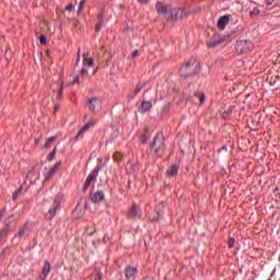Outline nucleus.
<instances>
[{
    "label": "nucleus",
    "mask_w": 280,
    "mask_h": 280,
    "mask_svg": "<svg viewBox=\"0 0 280 280\" xmlns=\"http://www.w3.org/2000/svg\"><path fill=\"white\" fill-rule=\"evenodd\" d=\"M165 151V137L163 133L159 132L153 138V142L148 151V154L151 156H163V152Z\"/></svg>",
    "instance_id": "nucleus-1"
},
{
    "label": "nucleus",
    "mask_w": 280,
    "mask_h": 280,
    "mask_svg": "<svg viewBox=\"0 0 280 280\" xmlns=\"http://www.w3.org/2000/svg\"><path fill=\"white\" fill-rule=\"evenodd\" d=\"M62 200H65V195H62V194H58L55 197L51 208L46 213V220L49 221V220H54V218H56V211H58V209H60V205L62 203Z\"/></svg>",
    "instance_id": "nucleus-2"
},
{
    "label": "nucleus",
    "mask_w": 280,
    "mask_h": 280,
    "mask_svg": "<svg viewBox=\"0 0 280 280\" xmlns=\"http://www.w3.org/2000/svg\"><path fill=\"white\" fill-rule=\"evenodd\" d=\"M30 235V223H25L24 226L20 228L18 233L13 236L12 243L19 244L21 242V238L27 237Z\"/></svg>",
    "instance_id": "nucleus-3"
},
{
    "label": "nucleus",
    "mask_w": 280,
    "mask_h": 280,
    "mask_svg": "<svg viewBox=\"0 0 280 280\" xmlns=\"http://www.w3.org/2000/svg\"><path fill=\"white\" fill-rule=\"evenodd\" d=\"M100 175V167H95L91 174L88 176L85 183L83 184V191H89V187H91V183H95L97 180V176Z\"/></svg>",
    "instance_id": "nucleus-4"
},
{
    "label": "nucleus",
    "mask_w": 280,
    "mask_h": 280,
    "mask_svg": "<svg viewBox=\"0 0 280 280\" xmlns=\"http://www.w3.org/2000/svg\"><path fill=\"white\" fill-rule=\"evenodd\" d=\"M97 125V119L95 118H92L90 119V121L88 124H85L81 129L80 131L78 132V135L75 136V141H78L79 139H84V133L88 132V130L90 128H93L94 126Z\"/></svg>",
    "instance_id": "nucleus-5"
},
{
    "label": "nucleus",
    "mask_w": 280,
    "mask_h": 280,
    "mask_svg": "<svg viewBox=\"0 0 280 280\" xmlns=\"http://www.w3.org/2000/svg\"><path fill=\"white\" fill-rule=\"evenodd\" d=\"M253 47V44L248 40H240L235 45V49L238 54H248Z\"/></svg>",
    "instance_id": "nucleus-6"
},
{
    "label": "nucleus",
    "mask_w": 280,
    "mask_h": 280,
    "mask_svg": "<svg viewBox=\"0 0 280 280\" xmlns=\"http://www.w3.org/2000/svg\"><path fill=\"white\" fill-rule=\"evenodd\" d=\"M179 73L182 78H189V75H194V73H196L194 62L191 61L187 62L184 67L179 69Z\"/></svg>",
    "instance_id": "nucleus-7"
},
{
    "label": "nucleus",
    "mask_w": 280,
    "mask_h": 280,
    "mask_svg": "<svg viewBox=\"0 0 280 280\" xmlns=\"http://www.w3.org/2000/svg\"><path fill=\"white\" fill-rule=\"evenodd\" d=\"M187 16V11L185 9H171L170 19L171 21H180V19H185Z\"/></svg>",
    "instance_id": "nucleus-8"
},
{
    "label": "nucleus",
    "mask_w": 280,
    "mask_h": 280,
    "mask_svg": "<svg viewBox=\"0 0 280 280\" xmlns=\"http://www.w3.org/2000/svg\"><path fill=\"white\" fill-rule=\"evenodd\" d=\"M89 110L95 113V110H100L102 108V100L98 97H93L88 100Z\"/></svg>",
    "instance_id": "nucleus-9"
},
{
    "label": "nucleus",
    "mask_w": 280,
    "mask_h": 280,
    "mask_svg": "<svg viewBox=\"0 0 280 280\" xmlns=\"http://www.w3.org/2000/svg\"><path fill=\"white\" fill-rule=\"evenodd\" d=\"M139 270L137 267L127 266L124 270V275L127 280H135L137 278Z\"/></svg>",
    "instance_id": "nucleus-10"
},
{
    "label": "nucleus",
    "mask_w": 280,
    "mask_h": 280,
    "mask_svg": "<svg viewBox=\"0 0 280 280\" xmlns=\"http://www.w3.org/2000/svg\"><path fill=\"white\" fill-rule=\"evenodd\" d=\"M155 10L158 14H167V12H172V5H165L163 2L159 1L155 4Z\"/></svg>",
    "instance_id": "nucleus-11"
},
{
    "label": "nucleus",
    "mask_w": 280,
    "mask_h": 280,
    "mask_svg": "<svg viewBox=\"0 0 280 280\" xmlns=\"http://www.w3.org/2000/svg\"><path fill=\"white\" fill-rule=\"evenodd\" d=\"M60 165H62V162H57L46 174H45V180H51L56 172L60 170Z\"/></svg>",
    "instance_id": "nucleus-12"
},
{
    "label": "nucleus",
    "mask_w": 280,
    "mask_h": 280,
    "mask_svg": "<svg viewBox=\"0 0 280 280\" xmlns=\"http://www.w3.org/2000/svg\"><path fill=\"white\" fill-rule=\"evenodd\" d=\"M10 233H12V226H11L10 219H7L4 221V229L0 231V240H3L5 235H10Z\"/></svg>",
    "instance_id": "nucleus-13"
},
{
    "label": "nucleus",
    "mask_w": 280,
    "mask_h": 280,
    "mask_svg": "<svg viewBox=\"0 0 280 280\" xmlns=\"http://www.w3.org/2000/svg\"><path fill=\"white\" fill-rule=\"evenodd\" d=\"M90 198L94 205H97L104 200V191L92 192Z\"/></svg>",
    "instance_id": "nucleus-14"
},
{
    "label": "nucleus",
    "mask_w": 280,
    "mask_h": 280,
    "mask_svg": "<svg viewBox=\"0 0 280 280\" xmlns=\"http://www.w3.org/2000/svg\"><path fill=\"white\" fill-rule=\"evenodd\" d=\"M129 218H131L132 220L141 218V208H139V206H137L136 203L132 205L129 211Z\"/></svg>",
    "instance_id": "nucleus-15"
},
{
    "label": "nucleus",
    "mask_w": 280,
    "mask_h": 280,
    "mask_svg": "<svg viewBox=\"0 0 280 280\" xmlns=\"http://www.w3.org/2000/svg\"><path fill=\"white\" fill-rule=\"evenodd\" d=\"M49 272H51V265L49 261L45 260L42 273L39 275V279H47V275H49Z\"/></svg>",
    "instance_id": "nucleus-16"
},
{
    "label": "nucleus",
    "mask_w": 280,
    "mask_h": 280,
    "mask_svg": "<svg viewBox=\"0 0 280 280\" xmlns=\"http://www.w3.org/2000/svg\"><path fill=\"white\" fill-rule=\"evenodd\" d=\"M229 15L221 16L217 22L218 30H224L229 25Z\"/></svg>",
    "instance_id": "nucleus-17"
},
{
    "label": "nucleus",
    "mask_w": 280,
    "mask_h": 280,
    "mask_svg": "<svg viewBox=\"0 0 280 280\" xmlns=\"http://www.w3.org/2000/svg\"><path fill=\"white\" fill-rule=\"evenodd\" d=\"M178 174V165L173 164L166 170V176L172 178Z\"/></svg>",
    "instance_id": "nucleus-18"
},
{
    "label": "nucleus",
    "mask_w": 280,
    "mask_h": 280,
    "mask_svg": "<svg viewBox=\"0 0 280 280\" xmlns=\"http://www.w3.org/2000/svg\"><path fill=\"white\" fill-rule=\"evenodd\" d=\"M152 108V103L150 101H143L139 107V113H148Z\"/></svg>",
    "instance_id": "nucleus-19"
},
{
    "label": "nucleus",
    "mask_w": 280,
    "mask_h": 280,
    "mask_svg": "<svg viewBox=\"0 0 280 280\" xmlns=\"http://www.w3.org/2000/svg\"><path fill=\"white\" fill-rule=\"evenodd\" d=\"M225 40H226V37H222V38H219V39H213L210 43H208V47L210 49H213L214 47H218V45H222V43H225Z\"/></svg>",
    "instance_id": "nucleus-20"
},
{
    "label": "nucleus",
    "mask_w": 280,
    "mask_h": 280,
    "mask_svg": "<svg viewBox=\"0 0 280 280\" xmlns=\"http://www.w3.org/2000/svg\"><path fill=\"white\" fill-rule=\"evenodd\" d=\"M141 89H143V84H138L135 89V91L128 95L129 100H135L139 93H141Z\"/></svg>",
    "instance_id": "nucleus-21"
},
{
    "label": "nucleus",
    "mask_w": 280,
    "mask_h": 280,
    "mask_svg": "<svg viewBox=\"0 0 280 280\" xmlns=\"http://www.w3.org/2000/svg\"><path fill=\"white\" fill-rule=\"evenodd\" d=\"M83 65L86 67H93V58L89 57V54L83 55Z\"/></svg>",
    "instance_id": "nucleus-22"
},
{
    "label": "nucleus",
    "mask_w": 280,
    "mask_h": 280,
    "mask_svg": "<svg viewBox=\"0 0 280 280\" xmlns=\"http://www.w3.org/2000/svg\"><path fill=\"white\" fill-rule=\"evenodd\" d=\"M195 97L199 100L200 105L205 104V93L202 91L195 92Z\"/></svg>",
    "instance_id": "nucleus-23"
},
{
    "label": "nucleus",
    "mask_w": 280,
    "mask_h": 280,
    "mask_svg": "<svg viewBox=\"0 0 280 280\" xmlns=\"http://www.w3.org/2000/svg\"><path fill=\"white\" fill-rule=\"evenodd\" d=\"M54 141H56V137L48 138L47 141L44 144V148H46V149L51 148V143H54Z\"/></svg>",
    "instance_id": "nucleus-24"
},
{
    "label": "nucleus",
    "mask_w": 280,
    "mask_h": 280,
    "mask_svg": "<svg viewBox=\"0 0 280 280\" xmlns=\"http://www.w3.org/2000/svg\"><path fill=\"white\" fill-rule=\"evenodd\" d=\"M124 159V155L120 152H116L114 154V162L115 163H121V160Z\"/></svg>",
    "instance_id": "nucleus-25"
},
{
    "label": "nucleus",
    "mask_w": 280,
    "mask_h": 280,
    "mask_svg": "<svg viewBox=\"0 0 280 280\" xmlns=\"http://www.w3.org/2000/svg\"><path fill=\"white\" fill-rule=\"evenodd\" d=\"M149 139H150V133H149V131H145V132L142 135L140 141H141V143L145 144V143H148V140H149Z\"/></svg>",
    "instance_id": "nucleus-26"
},
{
    "label": "nucleus",
    "mask_w": 280,
    "mask_h": 280,
    "mask_svg": "<svg viewBox=\"0 0 280 280\" xmlns=\"http://www.w3.org/2000/svg\"><path fill=\"white\" fill-rule=\"evenodd\" d=\"M56 152H57V149L54 148V150L48 154L47 161H54V159L56 158Z\"/></svg>",
    "instance_id": "nucleus-27"
},
{
    "label": "nucleus",
    "mask_w": 280,
    "mask_h": 280,
    "mask_svg": "<svg viewBox=\"0 0 280 280\" xmlns=\"http://www.w3.org/2000/svg\"><path fill=\"white\" fill-rule=\"evenodd\" d=\"M259 14V8L255 7L250 12H249V16H258Z\"/></svg>",
    "instance_id": "nucleus-28"
},
{
    "label": "nucleus",
    "mask_w": 280,
    "mask_h": 280,
    "mask_svg": "<svg viewBox=\"0 0 280 280\" xmlns=\"http://www.w3.org/2000/svg\"><path fill=\"white\" fill-rule=\"evenodd\" d=\"M85 3H86V0H81L80 1L78 14H80V12H82V10H84V4Z\"/></svg>",
    "instance_id": "nucleus-29"
},
{
    "label": "nucleus",
    "mask_w": 280,
    "mask_h": 280,
    "mask_svg": "<svg viewBox=\"0 0 280 280\" xmlns=\"http://www.w3.org/2000/svg\"><path fill=\"white\" fill-rule=\"evenodd\" d=\"M39 43H40L42 45H47V37H46L45 35H40V36H39Z\"/></svg>",
    "instance_id": "nucleus-30"
},
{
    "label": "nucleus",
    "mask_w": 280,
    "mask_h": 280,
    "mask_svg": "<svg viewBox=\"0 0 280 280\" xmlns=\"http://www.w3.org/2000/svg\"><path fill=\"white\" fill-rule=\"evenodd\" d=\"M102 279H104V273H102V271H97L94 280H102Z\"/></svg>",
    "instance_id": "nucleus-31"
},
{
    "label": "nucleus",
    "mask_w": 280,
    "mask_h": 280,
    "mask_svg": "<svg viewBox=\"0 0 280 280\" xmlns=\"http://www.w3.org/2000/svg\"><path fill=\"white\" fill-rule=\"evenodd\" d=\"M228 246L229 248H233V246H235V240L233 237L229 240Z\"/></svg>",
    "instance_id": "nucleus-32"
},
{
    "label": "nucleus",
    "mask_w": 280,
    "mask_h": 280,
    "mask_svg": "<svg viewBox=\"0 0 280 280\" xmlns=\"http://www.w3.org/2000/svg\"><path fill=\"white\" fill-rule=\"evenodd\" d=\"M102 25H104V22H98L96 25H95V32H100L102 30Z\"/></svg>",
    "instance_id": "nucleus-33"
},
{
    "label": "nucleus",
    "mask_w": 280,
    "mask_h": 280,
    "mask_svg": "<svg viewBox=\"0 0 280 280\" xmlns=\"http://www.w3.org/2000/svg\"><path fill=\"white\" fill-rule=\"evenodd\" d=\"M159 215H161L160 212H158V215H156V217H155V215H150L149 218H150V220H151L152 222H156V220H159Z\"/></svg>",
    "instance_id": "nucleus-34"
},
{
    "label": "nucleus",
    "mask_w": 280,
    "mask_h": 280,
    "mask_svg": "<svg viewBox=\"0 0 280 280\" xmlns=\"http://www.w3.org/2000/svg\"><path fill=\"white\" fill-rule=\"evenodd\" d=\"M66 10H67V12H71V10H73V4L72 3L68 4L66 7Z\"/></svg>",
    "instance_id": "nucleus-35"
},
{
    "label": "nucleus",
    "mask_w": 280,
    "mask_h": 280,
    "mask_svg": "<svg viewBox=\"0 0 280 280\" xmlns=\"http://www.w3.org/2000/svg\"><path fill=\"white\" fill-rule=\"evenodd\" d=\"M139 56V50H133L131 54V58H137Z\"/></svg>",
    "instance_id": "nucleus-36"
},
{
    "label": "nucleus",
    "mask_w": 280,
    "mask_h": 280,
    "mask_svg": "<svg viewBox=\"0 0 280 280\" xmlns=\"http://www.w3.org/2000/svg\"><path fill=\"white\" fill-rule=\"evenodd\" d=\"M98 23H104V14H98Z\"/></svg>",
    "instance_id": "nucleus-37"
},
{
    "label": "nucleus",
    "mask_w": 280,
    "mask_h": 280,
    "mask_svg": "<svg viewBox=\"0 0 280 280\" xmlns=\"http://www.w3.org/2000/svg\"><path fill=\"white\" fill-rule=\"evenodd\" d=\"M265 2L267 3V5H272V3H275V0H265Z\"/></svg>",
    "instance_id": "nucleus-38"
},
{
    "label": "nucleus",
    "mask_w": 280,
    "mask_h": 280,
    "mask_svg": "<svg viewBox=\"0 0 280 280\" xmlns=\"http://www.w3.org/2000/svg\"><path fill=\"white\" fill-rule=\"evenodd\" d=\"M86 73H89V71H86V69L83 68V69L81 70V75H86Z\"/></svg>",
    "instance_id": "nucleus-39"
},
{
    "label": "nucleus",
    "mask_w": 280,
    "mask_h": 280,
    "mask_svg": "<svg viewBox=\"0 0 280 280\" xmlns=\"http://www.w3.org/2000/svg\"><path fill=\"white\" fill-rule=\"evenodd\" d=\"M86 233H88V235H90V237L93 236V235H95V231L89 232V230H86Z\"/></svg>",
    "instance_id": "nucleus-40"
},
{
    "label": "nucleus",
    "mask_w": 280,
    "mask_h": 280,
    "mask_svg": "<svg viewBox=\"0 0 280 280\" xmlns=\"http://www.w3.org/2000/svg\"><path fill=\"white\" fill-rule=\"evenodd\" d=\"M58 110H60V106L56 105L55 106V113H58Z\"/></svg>",
    "instance_id": "nucleus-41"
},
{
    "label": "nucleus",
    "mask_w": 280,
    "mask_h": 280,
    "mask_svg": "<svg viewBox=\"0 0 280 280\" xmlns=\"http://www.w3.org/2000/svg\"><path fill=\"white\" fill-rule=\"evenodd\" d=\"M61 96H62V84H61V88L59 90V97H61Z\"/></svg>",
    "instance_id": "nucleus-42"
},
{
    "label": "nucleus",
    "mask_w": 280,
    "mask_h": 280,
    "mask_svg": "<svg viewBox=\"0 0 280 280\" xmlns=\"http://www.w3.org/2000/svg\"><path fill=\"white\" fill-rule=\"evenodd\" d=\"M77 62H80V52L77 55Z\"/></svg>",
    "instance_id": "nucleus-43"
},
{
    "label": "nucleus",
    "mask_w": 280,
    "mask_h": 280,
    "mask_svg": "<svg viewBox=\"0 0 280 280\" xmlns=\"http://www.w3.org/2000/svg\"><path fill=\"white\" fill-rule=\"evenodd\" d=\"M140 3H148V0H138Z\"/></svg>",
    "instance_id": "nucleus-44"
},
{
    "label": "nucleus",
    "mask_w": 280,
    "mask_h": 280,
    "mask_svg": "<svg viewBox=\"0 0 280 280\" xmlns=\"http://www.w3.org/2000/svg\"><path fill=\"white\" fill-rule=\"evenodd\" d=\"M74 82H80V77H75Z\"/></svg>",
    "instance_id": "nucleus-45"
},
{
    "label": "nucleus",
    "mask_w": 280,
    "mask_h": 280,
    "mask_svg": "<svg viewBox=\"0 0 280 280\" xmlns=\"http://www.w3.org/2000/svg\"><path fill=\"white\" fill-rule=\"evenodd\" d=\"M2 219H3V211L0 212V222H1Z\"/></svg>",
    "instance_id": "nucleus-46"
},
{
    "label": "nucleus",
    "mask_w": 280,
    "mask_h": 280,
    "mask_svg": "<svg viewBox=\"0 0 280 280\" xmlns=\"http://www.w3.org/2000/svg\"><path fill=\"white\" fill-rule=\"evenodd\" d=\"M15 198H16V192L13 194V199H15Z\"/></svg>",
    "instance_id": "nucleus-47"
},
{
    "label": "nucleus",
    "mask_w": 280,
    "mask_h": 280,
    "mask_svg": "<svg viewBox=\"0 0 280 280\" xmlns=\"http://www.w3.org/2000/svg\"><path fill=\"white\" fill-rule=\"evenodd\" d=\"M8 250V248H5L4 250H3V253H5Z\"/></svg>",
    "instance_id": "nucleus-48"
}]
</instances>
